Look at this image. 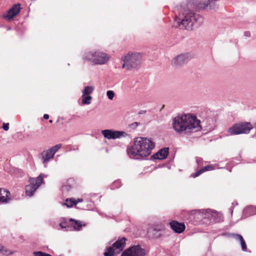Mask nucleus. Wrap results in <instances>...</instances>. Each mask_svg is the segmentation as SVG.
I'll use <instances>...</instances> for the list:
<instances>
[{
    "mask_svg": "<svg viewBox=\"0 0 256 256\" xmlns=\"http://www.w3.org/2000/svg\"><path fill=\"white\" fill-rule=\"evenodd\" d=\"M2 254L3 255H5L6 256H10V255H11V254H13L14 252L11 251L10 250L6 249L4 247H3Z\"/></svg>",
    "mask_w": 256,
    "mask_h": 256,
    "instance_id": "nucleus-27",
    "label": "nucleus"
},
{
    "mask_svg": "<svg viewBox=\"0 0 256 256\" xmlns=\"http://www.w3.org/2000/svg\"><path fill=\"white\" fill-rule=\"evenodd\" d=\"M154 148V144L151 138L138 137L133 146L127 149V153L131 158L142 160L149 156Z\"/></svg>",
    "mask_w": 256,
    "mask_h": 256,
    "instance_id": "nucleus-2",
    "label": "nucleus"
},
{
    "mask_svg": "<svg viewBox=\"0 0 256 256\" xmlns=\"http://www.w3.org/2000/svg\"><path fill=\"white\" fill-rule=\"evenodd\" d=\"M124 62H128V65L132 68H136L142 60V55L140 53H128L122 58Z\"/></svg>",
    "mask_w": 256,
    "mask_h": 256,
    "instance_id": "nucleus-7",
    "label": "nucleus"
},
{
    "mask_svg": "<svg viewBox=\"0 0 256 256\" xmlns=\"http://www.w3.org/2000/svg\"><path fill=\"white\" fill-rule=\"evenodd\" d=\"M126 239L122 237L115 242L111 246L106 248V252L104 253L105 256H114L122 251L125 246Z\"/></svg>",
    "mask_w": 256,
    "mask_h": 256,
    "instance_id": "nucleus-6",
    "label": "nucleus"
},
{
    "mask_svg": "<svg viewBox=\"0 0 256 256\" xmlns=\"http://www.w3.org/2000/svg\"><path fill=\"white\" fill-rule=\"evenodd\" d=\"M64 205L66 206L68 208H70L76 205L75 200L73 198H67L64 202Z\"/></svg>",
    "mask_w": 256,
    "mask_h": 256,
    "instance_id": "nucleus-22",
    "label": "nucleus"
},
{
    "mask_svg": "<svg viewBox=\"0 0 256 256\" xmlns=\"http://www.w3.org/2000/svg\"><path fill=\"white\" fill-rule=\"evenodd\" d=\"M110 56L100 50L85 52L82 58L94 65H104L110 60Z\"/></svg>",
    "mask_w": 256,
    "mask_h": 256,
    "instance_id": "nucleus-3",
    "label": "nucleus"
},
{
    "mask_svg": "<svg viewBox=\"0 0 256 256\" xmlns=\"http://www.w3.org/2000/svg\"><path fill=\"white\" fill-rule=\"evenodd\" d=\"M202 124L209 129L212 128L214 124V120L212 118H206L202 121Z\"/></svg>",
    "mask_w": 256,
    "mask_h": 256,
    "instance_id": "nucleus-21",
    "label": "nucleus"
},
{
    "mask_svg": "<svg viewBox=\"0 0 256 256\" xmlns=\"http://www.w3.org/2000/svg\"><path fill=\"white\" fill-rule=\"evenodd\" d=\"M44 176H45L44 174H41L36 179L33 178H30V184L26 186V196H33L35 191L43 182Z\"/></svg>",
    "mask_w": 256,
    "mask_h": 256,
    "instance_id": "nucleus-5",
    "label": "nucleus"
},
{
    "mask_svg": "<svg viewBox=\"0 0 256 256\" xmlns=\"http://www.w3.org/2000/svg\"><path fill=\"white\" fill-rule=\"evenodd\" d=\"M256 214V207L252 206H246L243 210V216L248 217Z\"/></svg>",
    "mask_w": 256,
    "mask_h": 256,
    "instance_id": "nucleus-18",
    "label": "nucleus"
},
{
    "mask_svg": "<svg viewBox=\"0 0 256 256\" xmlns=\"http://www.w3.org/2000/svg\"><path fill=\"white\" fill-rule=\"evenodd\" d=\"M20 10V5L19 4H14L6 13L2 15L3 18L10 21L15 17Z\"/></svg>",
    "mask_w": 256,
    "mask_h": 256,
    "instance_id": "nucleus-13",
    "label": "nucleus"
},
{
    "mask_svg": "<svg viewBox=\"0 0 256 256\" xmlns=\"http://www.w3.org/2000/svg\"><path fill=\"white\" fill-rule=\"evenodd\" d=\"M61 144H58L48 150L43 151L41 153L40 156L42 160V163L44 164L45 168L46 167V164L50 160L54 158V154L61 148Z\"/></svg>",
    "mask_w": 256,
    "mask_h": 256,
    "instance_id": "nucleus-10",
    "label": "nucleus"
},
{
    "mask_svg": "<svg viewBox=\"0 0 256 256\" xmlns=\"http://www.w3.org/2000/svg\"><path fill=\"white\" fill-rule=\"evenodd\" d=\"M128 62H124V64H123L122 68H126V69H128V70H132V68H130L129 66L128 65Z\"/></svg>",
    "mask_w": 256,
    "mask_h": 256,
    "instance_id": "nucleus-31",
    "label": "nucleus"
},
{
    "mask_svg": "<svg viewBox=\"0 0 256 256\" xmlns=\"http://www.w3.org/2000/svg\"><path fill=\"white\" fill-rule=\"evenodd\" d=\"M146 110H142L138 112V114H146Z\"/></svg>",
    "mask_w": 256,
    "mask_h": 256,
    "instance_id": "nucleus-35",
    "label": "nucleus"
},
{
    "mask_svg": "<svg viewBox=\"0 0 256 256\" xmlns=\"http://www.w3.org/2000/svg\"><path fill=\"white\" fill-rule=\"evenodd\" d=\"M102 134L104 136L108 139H117L120 138L122 137H126L128 134L124 132L123 131H117L112 130H102Z\"/></svg>",
    "mask_w": 256,
    "mask_h": 256,
    "instance_id": "nucleus-11",
    "label": "nucleus"
},
{
    "mask_svg": "<svg viewBox=\"0 0 256 256\" xmlns=\"http://www.w3.org/2000/svg\"><path fill=\"white\" fill-rule=\"evenodd\" d=\"M146 250L138 244L126 248L121 256H146Z\"/></svg>",
    "mask_w": 256,
    "mask_h": 256,
    "instance_id": "nucleus-9",
    "label": "nucleus"
},
{
    "mask_svg": "<svg viewBox=\"0 0 256 256\" xmlns=\"http://www.w3.org/2000/svg\"><path fill=\"white\" fill-rule=\"evenodd\" d=\"M83 201V200L82 198H78L77 200H75V203H76V205L78 203V202H82Z\"/></svg>",
    "mask_w": 256,
    "mask_h": 256,
    "instance_id": "nucleus-34",
    "label": "nucleus"
},
{
    "mask_svg": "<svg viewBox=\"0 0 256 256\" xmlns=\"http://www.w3.org/2000/svg\"><path fill=\"white\" fill-rule=\"evenodd\" d=\"M68 224H70L74 227L75 230H80L82 226H86V224H82V222L70 218L68 220H64V221L60 222L58 224V226H56L54 228L57 230H62L64 231H68L70 228Z\"/></svg>",
    "mask_w": 256,
    "mask_h": 256,
    "instance_id": "nucleus-8",
    "label": "nucleus"
},
{
    "mask_svg": "<svg viewBox=\"0 0 256 256\" xmlns=\"http://www.w3.org/2000/svg\"><path fill=\"white\" fill-rule=\"evenodd\" d=\"M170 228L176 233H182L185 230L186 226L183 222H179L176 220H172L170 222Z\"/></svg>",
    "mask_w": 256,
    "mask_h": 256,
    "instance_id": "nucleus-15",
    "label": "nucleus"
},
{
    "mask_svg": "<svg viewBox=\"0 0 256 256\" xmlns=\"http://www.w3.org/2000/svg\"><path fill=\"white\" fill-rule=\"evenodd\" d=\"M10 30V28H8V30Z\"/></svg>",
    "mask_w": 256,
    "mask_h": 256,
    "instance_id": "nucleus-41",
    "label": "nucleus"
},
{
    "mask_svg": "<svg viewBox=\"0 0 256 256\" xmlns=\"http://www.w3.org/2000/svg\"><path fill=\"white\" fill-rule=\"evenodd\" d=\"M3 247L4 246H0V253H2Z\"/></svg>",
    "mask_w": 256,
    "mask_h": 256,
    "instance_id": "nucleus-37",
    "label": "nucleus"
},
{
    "mask_svg": "<svg viewBox=\"0 0 256 256\" xmlns=\"http://www.w3.org/2000/svg\"><path fill=\"white\" fill-rule=\"evenodd\" d=\"M214 169V166H213L212 164H210V165H209V166H204V168H202L200 170H198V171H197L194 174H192V176L193 178H196V177L199 176L200 175L202 174L203 172H205L209 171V170H213Z\"/></svg>",
    "mask_w": 256,
    "mask_h": 256,
    "instance_id": "nucleus-20",
    "label": "nucleus"
},
{
    "mask_svg": "<svg viewBox=\"0 0 256 256\" xmlns=\"http://www.w3.org/2000/svg\"><path fill=\"white\" fill-rule=\"evenodd\" d=\"M71 188V186L69 184L64 185L62 186V190L63 192H68Z\"/></svg>",
    "mask_w": 256,
    "mask_h": 256,
    "instance_id": "nucleus-29",
    "label": "nucleus"
},
{
    "mask_svg": "<svg viewBox=\"0 0 256 256\" xmlns=\"http://www.w3.org/2000/svg\"><path fill=\"white\" fill-rule=\"evenodd\" d=\"M43 118L45 120H48L49 118V116L48 114H44Z\"/></svg>",
    "mask_w": 256,
    "mask_h": 256,
    "instance_id": "nucleus-36",
    "label": "nucleus"
},
{
    "mask_svg": "<svg viewBox=\"0 0 256 256\" xmlns=\"http://www.w3.org/2000/svg\"><path fill=\"white\" fill-rule=\"evenodd\" d=\"M33 254L34 256H52L48 254L42 252L41 251L34 252Z\"/></svg>",
    "mask_w": 256,
    "mask_h": 256,
    "instance_id": "nucleus-26",
    "label": "nucleus"
},
{
    "mask_svg": "<svg viewBox=\"0 0 256 256\" xmlns=\"http://www.w3.org/2000/svg\"><path fill=\"white\" fill-rule=\"evenodd\" d=\"M106 96L110 100H112L114 97V93L112 90H108Z\"/></svg>",
    "mask_w": 256,
    "mask_h": 256,
    "instance_id": "nucleus-28",
    "label": "nucleus"
},
{
    "mask_svg": "<svg viewBox=\"0 0 256 256\" xmlns=\"http://www.w3.org/2000/svg\"><path fill=\"white\" fill-rule=\"evenodd\" d=\"M206 212L205 218H207L212 220L215 222H220L223 220V216L221 214L216 212H212L210 210H206Z\"/></svg>",
    "mask_w": 256,
    "mask_h": 256,
    "instance_id": "nucleus-14",
    "label": "nucleus"
},
{
    "mask_svg": "<svg viewBox=\"0 0 256 256\" xmlns=\"http://www.w3.org/2000/svg\"><path fill=\"white\" fill-rule=\"evenodd\" d=\"M121 182L118 180H115L113 184H112V186H111V189L112 190H113V189H114V188H120V186H121Z\"/></svg>",
    "mask_w": 256,
    "mask_h": 256,
    "instance_id": "nucleus-25",
    "label": "nucleus"
},
{
    "mask_svg": "<svg viewBox=\"0 0 256 256\" xmlns=\"http://www.w3.org/2000/svg\"><path fill=\"white\" fill-rule=\"evenodd\" d=\"M191 58L189 53L182 54L174 58L171 63L173 66L180 67L186 64Z\"/></svg>",
    "mask_w": 256,
    "mask_h": 256,
    "instance_id": "nucleus-12",
    "label": "nucleus"
},
{
    "mask_svg": "<svg viewBox=\"0 0 256 256\" xmlns=\"http://www.w3.org/2000/svg\"><path fill=\"white\" fill-rule=\"evenodd\" d=\"M252 128V125L250 122H240L236 124L230 128L228 132L230 135H237L242 134H248Z\"/></svg>",
    "mask_w": 256,
    "mask_h": 256,
    "instance_id": "nucleus-4",
    "label": "nucleus"
},
{
    "mask_svg": "<svg viewBox=\"0 0 256 256\" xmlns=\"http://www.w3.org/2000/svg\"><path fill=\"white\" fill-rule=\"evenodd\" d=\"M232 236L236 240L240 242L242 250L246 252L247 250V246L243 237L240 234H232Z\"/></svg>",
    "mask_w": 256,
    "mask_h": 256,
    "instance_id": "nucleus-19",
    "label": "nucleus"
},
{
    "mask_svg": "<svg viewBox=\"0 0 256 256\" xmlns=\"http://www.w3.org/2000/svg\"><path fill=\"white\" fill-rule=\"evenodd\" d=\"M168 152V148H164L159 150L156 153L152 155L151 158L153 160H164L167 158Z\"/></svg>",
    "mask_w": 256,
    "mask_h": 256,
    "instance_id": "nucleus-16",
    "label": "nucleus"
},
{
    "mask_svg": "<svg viewBox=\"0 0 256 256\" xmlns=\"http://www.w3.org/2000/svg\"><path fill=\"white\" fill-rule=\"evenodd\" d=\"M200 121L190 114L178 115L172 119V127L178 134H188L202 129Z\"/></svg>",
    "mask_w": 256,
    "mask_h": 256,
    "instance_id": "nucleus-1",
    "label": "nucleus"
},
{
    "mask_svg": "<svg viewBox=\"0 0 256 256\" xmlns=\"http://www.w3.org/2000/svg\"><path fill=\"white\" fill-rule=\"evenodd\" d=\"M2 128L6 131L8 130L9 129V124L8 123H4L3 126H2Z\"/></svg>",
    "mask_w": 256,
    "mask_h": 256,
    "instance_id": "nucleus-30",
    "label": "nucleus"
},
{
    "mask_svg": "<svg viewBox=\"0 0 256 256\" xmlns=\"http://www.w3.org/2000/svg\"><path fill=\"white\" fill-rule=\"evenodd\" d=\"M94 88L92 86H86L82 90V95H89L92 92Z\"/></svg>",
    "mask_w": 256,
    "mask_h": 256,
    "instance_id": "nucleus-23",
    "label": "nucleus"
},
{
    "mask_svg": "<svg viewBox=\"0 0 256 256\" xmlns=\"http://www.w3.org/2000/svg\"><path fill=\"white\" fill-rule=\"evenodd\" d=\"M244 36L246 37H248V38L250 37V33L248 31L245 32H244Z\"/></svg>",
    "mask_w": 256,
    "mask_h": 256,
    "instance_id": "nucleus-33",
    "label": "nucleus"
},
{
    "mask_svg": "<svg viewBox=\"0 0 256 256\" xmlns=\"http://www.w3.org/2000/svg\"><path fill=\"white\" fill-rule=\"evenodd\" d=\"M49 122H50V123H52V120H49Z\"/></svg>",
    "mask_w": 256,
    "mask_h": 256,
    "instance_id": "nucleus-40",
    "label": "nucleus"
},
{
    "mask_svg": "<svg viewBox=\"0 0 256 256\" xmlns=\"http://www.w3.org/2000/svg\"><path fill=\"white\" fill-rule=\"evenodd\" d=\"M11 200L10 192L4 189H0V204H7Z\"/></svg>",
    "mask_w": 256,
    "mask_h": 256,
    "instance_id": "nucleus-17",
    "label": "nucleus"
},
{
    "mask_svg": "<svg viewBox=\"0 0 256 256\" xmlns=\"http://www.w3.org/2000/svg\"><path fill=\"white\" fill-rule=\"evenodd\" d=\"M230 213H231V214L232 215V212H233V210H232L231 208H230Z\"/></svg>",
    "mask_w": 256,
    "mask_h": 256,
    "instance_id": "nucleus-38",
    "label": "nucleus"
},
{
    "mask_svg": "<svg viewBox=\"0 0 256 256\" xmlns=\"http://www.w3.org/2000/svg\"><path fill=\"white\" fill-rule=\"evenodd\" d=\"M92 97L88 95L82 96V102L84 104H88L90 103Z\"/></svg>",
    "mask_w": 256,
    "mask_h": 256,
    "instance_id": "nucleus-24",
    "label": "nucleus"
},
{
    "mask_svg": "<svg viewBox=\"0 0 256 256\" xmlns=\"http://www.w3.org/2000/svg\"><path fill=\"white\" fill-rule=\"evenodd\" d=\"M140 124L139 122H134L130 126V128H136L138 125Z\"/></svg>",
    "mask_w": 256,
    "mask_h": 256,
    "instance_id": "nucleus-32",
    "label": "nucleus"
},
{
    "mask_svg": "<svg viewBox=\"0 0 256 256\" xmlns=\"http://www.w3.org/2000/svg\"><path fill=\"white\" fill-rule=\"evenodd\" d=\"M201 160L200 158H198L196 160V162L198 164L200 160Z\"/></svg>",
    "mask_w": 256,
    "mask_h": 256,
    "instance_id": "nucleus-39",
    "label": "nucleus"
}]
</instances>
